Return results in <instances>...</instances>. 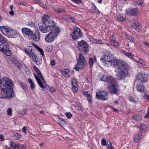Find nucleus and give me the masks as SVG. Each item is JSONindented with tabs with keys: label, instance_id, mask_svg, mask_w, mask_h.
<instances>
[{
	"label": "nucleus",
	"instance_id": "nucleus-1",
	"mask_svg": "<svg viewBox=\"0 0 149 149\" xmlns=\"http://www.w3.org/2000/svg\"><path fill=\"white\" fill-rule=\"evenodd\" d=\"M13 84L12 81L6 77L0 80V97L1 99H10L13 97L15 94L13 87Z\"/></svg>",
	"mask_w": 149,
	"mask_h": 149
},
{
	"label": "nucleus",
	"instance_id": "nucleus-2",
	"mask_svg": "<svg viewBox=\"0 0 149 149\" xmlns=\"http://www.w3.org/2000/svg\"><path fill=\"white\" fill-rule=\"evenodd\" d=\"M42 23L39 27V30L44 33H47L54 29V27H58L55 25L53 21L51 19L50 16L47 14L44 15L42 18Z\"/></svg>",
	"mask_w": 149,
	"mask_h": 149
},
{
	"label": "nucleus",
	"instance_id": "nucleus-3",
	"mask_svg": "<svg viewBox=\"0 0 149 149\" xmlns=\"http://www.w3.org/2000/svg\"><path fill=\"white\" fill-rule=\"evenodd\" d=\"M22 33L24 35L29 39H32L35 41H38L40 39V33L37 31L36 34L33 33V32L30 29L23 28L22 29Z\"/></svg>",
	"mask_w": 149,
	"mask_h": 149
},
{
	"label": "nucleus",
	"instance_id": "nucleus-4",
	"mask_svg": "<svg viewBox=\"0 0 149 149\" xmlns=\"http://www.w3.org/2000/svg\"><path fill=\"white\" fill-rule=\"evenodd\" d=\"M118 70L117 76L120 79L125 78L129 74L128 65L126 63H120V66L118 67Z\"/></svg>",
	"mask_w": 149,
	"mask_h": 149
},
{
	"label": "nucleus",
	"instance_id": "nucleus-5",
	"mask_svg": "<svg viewBox=\"0 0 149 149\" xmlns=\"http://www.w3.org/2000/svg\"><path fill=\"white\" fill-rule=\"evenodd\" d=\"M101 61L104 63L105 66L109 67L110 66H113L114 67H116L118 66V67L120 66V63H125L123 61H120L116 58V57L113 58L112 60H107L105 58L104 56H102L100 58Z\"/></svg>",
	"mask_w": 149,
	"mask_h": 149
},
{
	"label": "nucleus",
	"instance_id": "nucleus-6",
	"mask_svg": "<svg viewBox=\"0 0 149 149\" xmlns=\"http://www.w3.org/2000/svg\"><path fill=\"white\" fill-rule=\"evenodd\" d=\"M60 31V29L58 27H54L50 33L45 37V41L47 43L52 42L57 38Z\"/></svg>",
	"mask_w": 149,
	"mask_h": 149
},
{
	"label": "nucleus",
	"instance_id": "nucleus-7",
	"mask_svg": "<svg viewBox=\"0 0 149 149\" xmlns=\"http://www.w3.org/2000/svg\"><path fill=\"white\" fill-rule=\"evenodd\" d=\"M9 46L4 38L0 35V51L6 53V54L8 56L11 54V52L9 50Z\"/></svg>",
	"mask_w": 149,
	"mask_h": 149
},
{
	"label": "nucleus",
	"instance_id": "nucleus-8",
	"mask_svg": "<svg viewBox=\"0 0 149 149\" xmlns=\"http://www.w3.org/2000/svg\"><path fill=\"white\" fill-rule=\"evenodd\" d=\"M79 59L77 60V63L74 67V69L76 71H79V69H83L85 67L86 61L81 53L79 54Z\"/></svg>",
	"mask_w": 149,
	"mask_h": 149
},
{
	"label": "nucleus",
	"instance_id": "nucleus-9",
	"mask_svg": "<svg viewBox=\"0 0 149 149\" xmlns=\"http://www.w3.org/2000/svg\"><path fill=\"white\" fill-rule=\"evenodd\" d=\"M1 29L2 32L9 38H15L17 36V33L15 30L10 29H6L4 26L1 27Z\"/></svg>",
	"mask_w": 149,
	"mask_h": 149
},
{
	"label": "nucleus",
	"instance_id": "nucleus-10",
	"mask_svg": "<svg viewBox=\"0 0 149 149\" xmlns=\"http://www.w3.org/2000/svg\"><path fill=\"white\" fill-rule=\"evenodd\" d=\"M73 31L71 34L72 38L74 40L82 37V32L80 28L75 26L73 27Z\"/></svg>",
	"mask_w": 149,
	"mask_h": 149
},
{
	"label": "nucleus",
	"instance_id": "nucleus-11",
	"mask_svg": "<svg viewBox=\"0 0 149 149\" xmlns=\"http://www.w3.org/2000/svg\"><path fill=\"white\" fill-rule=\"evenodd\" d=\"M79 49L81 52L87 53L88 51V45L87 42L84 40L81 42L78 41Z\"/></svg>",
	"mask_w": 149,
	"mask_h": 149
},
{
	"label": "nucleus",
	"instance_id": "nucleus-12",
	"mask_svg": "<svg viewBox=\"0 0 149 149\" xmlns=\"http://www.w3.org/2000/svg\"><path fill=\"white\" fill-rule=\"evenodd\" d=\"M36 73L38 75L34 74L35 78L40 87L42 89H43L44 88V86L42 84V82L40 81V79H43V77L39 70L38 72H36Z\"/></svg>",
	"mask_w": 149,
	"mask_h": 149
},
{
	"label": "nucleus",
	"instance_id": "nucleus-13",
	"mask_svg": "<svg viewBox=\"0 0 149 149\" xmlns=\"http://www.w3.org/2000/svg\"><path fill=\"white\" fill-rule=\"evenodd\" d=\"M36 73L38 75L34 74L35 78L40 87L42 89H43L44 88V86L42 84V82L40 81V79H43V77L39 70L38 72H36Z\"/></svg>",
	"mask_w": 149,
	"mask_h": 149
},
{
	"label": "nucleus",
	"instance_id": "nucleus-14",
	"mask_svg": "<svg viewBox=\"0 0 149 149\" xmlns=\"http://www.w3.org/2000/svg\"><path fill=\"white\" fill-rule=\"evenodd\" d=\"M96 97L98 99L104 101L107 100L108 99L106 92L103 91L96 92Z\"/></svg>",
	"mask_w": 149,
	"mask_h": 149
},
{
	"label": "nucleus",
	"instance_id": "nucleus-15",
	"mask_svg": "<svg viewBox=\"0 0 149 149\" xmlns=\"http://www.w3.org/2000/svg\"><path fill=\"white\" fill-rule=\"evenodd\" d=\"M136 80L139 82L141 83L145 82L147 81L148 80L146 77V75L141 72H140L137 74L136 77Z\"/></svg>",
	"mask_w": 149,
	"mask_h": 149
},
{
	"label": "nucleus",
	"instance_id": "nucleus-16",
	"mask_svg": "<svg viewBox=\"0 0 149 149\" xmlns=\"http://www.w3.org/2000/svg\"><path fill=\"white\" fill-rule=\"evenodd\" d=\"M101 81L111 83L113 79V77L111 76H108L105 75H100L99 76Z\"/></svg>",
	"mask_w": 149,
	"mask_h": 149
},
{
	"label": "nucleus",
	"instance_id": "nucleus-17",
	"mask_svg": "<svg viewBox=\"0 0 149 149\" xmlns=\"http://www.w3.org/2000/svg\"><path fill=\"white\" fill-rule=\"evenodd\" d=\"M24 49L25 52L30 56L34 54L35 50H36V47L30 46H29Z\"/></svg>",
	"mask_w": 149,
	"mask_h": 149
},
{
	"label": "nucleus",
	"instance_id": "nucleus-18",
	"mask_svg": "<svg viewBox=\"0 0 149 149\" xmlns=\"http://www.w3.org/2000/svg\"><path fill=\"white\" fill-rule=\"evenodd\" d=\"M71 84L72 86V89L74 92H77L78 90V86L77 80L73 78L71 80Z\"/></svg>",
	"mask_w": 149,
	"mask_h": 149
},
{
	"label": "nucleus",
	"instance_id": "nucleus-19",
	"mask_svg": "<svg viewBox=\"0 0 149 149\" xmlns=\"http://www.w3.org/2000/svg\"><path fill=\"white\" fill-rule=\"evenodd\" d=\"M104 56L105 57V58L106 59V58H107L108 60H112L115 57L113 54H112L110 52L107 51H106V52H105L104 55L102 56Z\"/></svg>",
	"mask_w": 149,
	"mask_h": 149
},
{
	"label": "nucleus",
	"instance_id": "nucleus-20",
	"mask_svg": "<svg viewBox=\"0 0 149 149\" xmlns=\"http://www.w3.org/2000/svg\"><path fill=\"white\" fill-rule=\"evenodd\" d=\"M137 8H134L129 11H127L126 13L128 15L132 16H135L137 14Z\"/></svg>",
	"mask_w": 149,
	"mask_h": 149
},
{
	"label": "nucleus",
	"instance_id": "nucleus-21",
	"mask_svg": "<svg viewBox=\"0 0 149 149\" xmlns=\"http://www.w3.org/2000/svg\"><path fill=\"white\" fill-rule=\"evenodd\" d=\"M136 89L138 91L144 93L145 91L144 86L142 84H138L136 85Z\"/></svg>",
	"mask_w": 149,
	"mask_h": 149
},
{
	"label": "nucleus",
	"instance_id": "nucleus-22",
	"mask_svg": "<svg viewBox=\"0 0 149 149\" xmlns=\"http://www.w3.org/2000/svg\"><path fill=\"white\" fill-rule=\"evenodd\" d=\"M140 24L139 22L138 21L135 20L134 23L132 24V26L133 28L135 29L136 30L138 31L140 29Z\"/></svg>",
	"mask_w": 149,
	"mask_h": 149
},
{
	"label": "nucleus",
	"instance_id": "nucleus-23",
	"mask_svg": "<svg viewBox=\"0 0 149 149\" xmlns=\"http://www.w3.org/2000/svg\"><path fill=\"white\" fill-rule=\"evenodd\" d=\"M10 147L11 149H19L18 143L17 144L13 141L10 143Z\"/></svg>",
	"mask_w": 149,
	"mask_h": 149
},
{
	"label": "nucleus",
	"instance_id": "nucleus-24",
	"mask_svg": "<svg viewBox=\"0 0 149 149\" xmlns=\"http://www.w3.org/2000/svg\"><path fill=\"white\" fill-rule=\"evenodd\" d=\"M96 62V59L95 56L90 58L89 60V63L90 67H92L93 63Z\"/></svg>",
	"mask_w": 149,
	"mask_h": 149
},
{
	"label": "nucleus",
	"instance_id": "nucleus-25",
	"mask_svg": "<svg viewBox=\"0 0 149 149\" xmlns=\"http://www.w3.org/2000/svg\"><path fill=\"white\" fill-rule=\"evenodd\" d=\"M111 86L113 88L111 90V92L112 93L118 94V89L116 88H114L115 87V85L114 84H111Z\"/></svg>",
	"mask_w": 149,
	"mask_h": 149
},
{
	"label": "nucleus",
	"instance_id": "nucleus-26",
	"mask_svg": "<svg viewBox=\"0 0 149 149\" xmlns=\"http://www.w3.org/2000/svg\"><path fill=\"white\" fill-rule=\"evenodd\" d=\"M54 10L56 13L58 14L62 13H65V11L64 9L60 8H55Z\"/></svg>",
	"mask_w": 149,
	"mask_h": 149
},
{
	"label": "nucleus",
	"instance_id": "nucleus-27",
	"mask_svg": "<svg viewBox=\"0 0 149 149\" xmlns=\"http://www.w3.org/2000/svg\"><path fill=\"white\" fill-rule=\"evenodd\" d=\"M13 136L14 139H19L21 138V135L19 133H14L13 134Z\"/></svg>",
	"mask_w": 149,
	"mask_h": 149
},
{
	"label": "nucleus",
	"instance_id": "nucleus-28",
	"mask_svg": "<svg viewBox=\"0 0 149 149\" xmlns=\"http://www.w3.org/2000/svg\"><path fill=\"white\" fill-rule=\"evenodd\" d=\"M125 38L131 41L132 42H134V38H132V36L131 35L128 34L127 33H126L125 34Z\"/></svg>",
	"mask_w": 149,
	"mask_h": 149
},
{
	"label": "nucleus",
	"instance_id": "nucleus-29",
	"mask_svg": "<svg viewBox=\"0 0 149 149\" xmlns=\"http://www.w3.org/2000/svg\"><path fill=\"white\" fill-rule=\"evenodd\" d=\"M91 12L93 13H96L98 14L100 13V12L98 9H97L96 6L92 7L91 9Z\"/></svg>",
	"mask_w": 149,
	"mask_h": 149
},
{
	"label": "nucleus",
	"instance_id": "nucleus-30",
	"mask_svg": "<svg viewBox=\"0 0 149 149\" xmlns=\"http://www.w3.org/2000/svg\"><path fill=\"white\" fill-rule=\"evenodd\" d=\"M141 135V133L138 134H135L134 138V141L135 142H138Z\"/></svg>",
	"mask_w": 149,
	"mask_h": 149
},
{
	"label": "nucleus",
	"instance_id": "nucleus-31",
	"mask_svg": "<svg viewBox=\"0 0 149 149\" xmlns=\"http://www.w3.org/2000/svg\"><path fill=\"white\" fill-rule=\"evenodd\" d=\"M65 19L67 21L74 22L75 20V19L74 18L70 16H68Z\"/></svg>",
	"mask_w": 149,
	"mask_h": 149
},
{
	"label": "nucleus",
	"instance_id": "nucleus-32",
	"mask_svg": "<svg viewBox=\"0 0 149 149\" xmlns=\"http://www.w3.org/2000/svg\"><path fill=\"white\" fill-rule=\"evenodd\" d=\"M133 118L136 120H141V116L140 115H134L132 116Z\"/></svg>",
	"mask_w": 149,
	"mask_h": 149
},
{
	"label": "nucleus",
	"instance_id": "nucleus-33",
	"mask_svg": "<svg viewBox=\"0 0 149 149\" xmlns=\"http://www.w3.org/2000/svg\"><path fill=\"white\" fill-rule=\"evenodd\" d=\"M124 54L127 56L131 59H132L133 58V56L130 53L125 52L124 53Z\"/></svg>",
	"mask_w": 149,
	"mask_h": 149
},
{
	"label": "nucleus",
	"instance_id": "nucleus-34",
	"mask_svg": "<svg viewBox=\"0 0 149 149\" xmlns=\"http://www.w3.org/2000/svg\"><path fill=\"white\" fill-rule=\"evenodd\" d=\"M58 123L61 125H63L65 123V122L64 119L58 118Z\"/></svg>",
	"mask_w": 149,
	"mask_h": 149
},
{
	"label": "nucleus",
	"instance_id": "nucleus-35",
	"mask_svg": "<svg viewBox=\"0 0 149 149\" xmlns=\"http://www.w3.org/2000/svg\"><path fill=\"white\" fill-rule=\"evenodd\" d=\"M111 45L113 46L116 47H118L119 46L118 43L116 40L114 41H112L111 43Z\"/></svg>",
	"mask_w": 149,
	"mask_h": 149
},
{
	"label": "nucleus",
	"instance_id": "nucleus-36",
	"mask_svg": "<svg viewBox=\"0 0 149 149\" xmlns=\"http://www.w3.org/2000/svg\"><path fill=\"white\" fill-rule=\"evenodd\" d=\"M36 48L37 49H38L40 52L41 54L42 55V56H44V53L42 49L40 48L39 47L37 46H36Z\"/></svg>",
	"mask_w": 149,
	"mask_h": 149
},
{
	"label": "nucleus",
	"instance_id": "nucleus-37",
	"mask_svg": "<svg viewBox=\"0 0 149 149\" xmlns=\"http://www.w3.org/2000/svg\"><path fill=\"white\" fill-rule=\"evenodd\" d=\"M146 127L145 124H141L140 125V132H141Z\"/></svg>",
	"mask_w": 149,
	"mask_h": 149
},
{
	"label": "nucleus",
	"instance_id": "nucleus-38",
	"mask_svg": "<svg viewBox=\"0 0 149 149\" xmlns=\"http://www.w3.org/2000/svg\"><path fill=\"white\" fill-rule=\"evenodd\" d=\"M15 65L19 69L23 67V64L20 61H18Z\"/></svg>",
	"mask_w": 149,
	"mask_h": 149
},
{
	"label": "nucleus",
	"instance_id": "nucleus-39",
	"mask_svg": "<svg viewBox=\"0 0 149 149\" xmlns=\"http://www.w3.org/2000/svg\"><path fill=\"white\" fill-rule=\"evenodd\" d=\"M62 74L65 77H70V75L68 73H66L64 71H62Z\"/></svg>",
	"mask_w": 149,
	"mask_h": 149
},
{
	"label": "nucleus",
	"instance_id": "nucleus-40",
	"mask_svg": "<svg viewBox=\"0 0 149 149\" xmlns=\"http://www.w3.org/2000/svg\"><path fill=\"white\" fill-rule=\"evenodd\" d=\"M20 84L21 86L24 90L27 89V86L25 84L23 83H20Z\"/></svg>",
	"mask_w": 149,
	"mask_h": 149
},
{
	"label": "nucleus",
	"instance_id": "nucleus-41",
	"mask_svg": "<svg viewBox=\"0 0 149 149\" xmlns=\"http://www.w3.org/2000/svg\"><path fill=\"white\" fill-rule=\"evenodd\" d=\"M19 148L21 149H26V147L24 145L18 143Z\"/></svg>",
	"mask_w": 149,
	"mask_h": 149
},
{
	"label": "nucleus",
	"instance_id": "nucleus-42",
	"mask_svg": "<svg viewBox=\"0 0 149 149\" xmlns=\"http://www.w3.org/2000/svg\"><path fill=\"white\" fill-rule=\"evenodd\" d=\"M27 25L31 27H33L35 26V24L34 22L29 21L27 23Z\"/></svg>",
	"mask_w": 149,
	"mask_h": 149
},
{
	"label": "nucleus",
	"instance_id": "nucleus-43",
	"mask_svg": "<svg viewBox=\"0 0 149 149\" xmlns=\"http://www.w3.org/2000/svg\"><path fill=\"white\" fill-rule=\"evenodd\" d=\"M107 148L108 149H110L111 148H113L112 147V145L111 143L109 141L107 142Z\"/></svg>",
	"mask_w": 149,
	"mask_h": 149
},
{
	"label": "nucleus",
	"instance_id": "nucleus-44",
	"mask_svg": "<svg viewBox=\"0 0 149 149\" xmlns=\"http://www.w3.org/2000/svg\"><path fill=\"white\" fill-rule=\"evenodd\" d=\"M33 58V59L34 60V61H36L37 60H38V58L37 56L34 53V54H32L31 55V56Z\"/></svg>",
	"mask_w": 149,
	"mask_h": 149
},
{
	"label": "nucleus",
	"instance_id": "nucleus-45",
	"mask_svg": "<svg viewBox=\"0 0 149 149\" xmlns=\"http://www.w3.org/2000/svg\"><path fill=\"white\" fill-rule=\"evenodd\" d=\"M12 109L10 108H9L7 110V114L9 116H10L12 114Z\"/></svg>",
	"mask_w": 149,
	"mask_h": 149
},
{
	"label": "nucleus",
	"instance_id": "nucleus-46",
	"mask_svg": "<svg viewBox=\"0 0 149 149\" xmlns=\"http://www.w3.org/2000/svg\"><path fill=\"white\" fill-rule=\"evenodd\" d=\"M53 49L52 47L51 46H48L46 48V51L47 52H50Z\"/></svg>",
	"mask_w": 149,
	"mask_h": 149
},
{
	"label": "nucleus",
	"instance_id": "nucleus-47",
	"mask_svg": "<svg viewBox=\"0 0 149 149\" xmlns=\"http://www.w3.org/2000/svg\"><path fill=\"white\" fill-rule=\"evenodd\" d=\"M38 3H37L40 6H42L45 8V5L42 2H41L40 0H39Z\"/></svg>",
	"mask_w": 149,
	"mask_h": 149
},
{
	"label": "nucleus",
	"instance_id": "nucleus-48",
	"mask_svg": "<svg viewBox=\"0 0 149 149\" xmlns=\"http://www.w3.org/2000/svg\"><path fill=\"white\" fill-rule=\"evenodd\" d=\"M65 115L68 118H70L72 116V114L70 112L66 113Z\"/></svg>",
	"mask_w": 149,
	"mask_h": 149
},
{
	"label": "nucleus",
	"instance_id": "nucleus-49",
	"mask_svg": "<svg viewBox=\"0 0 149 149\" xmlns=\"http://www.w3.org/2000/svg\"><path fill=\"white\" fill-rule=\"evenodd\" d=\"M77 109L78 110L81 111H82L83 110V108L82 106L80 105H78V106L77 107Z\"/></svg>",
	"mask_w": 149,
	"mask_h": 149
},
{
	"label": "nucleus",
	"instance_id": "nucleus-50",
	"mask_svg": "<svg viewBox=\"0 0 149 149\" xmlns=\"http://www.w3.org/2000/svg\"><path fill=\"white\" fill-rule=\"evenodd\" d=\"M129 100L130 101L134 103L136 102V101L134 99V98H133L132 96L129 97Z\"/></svg>",
	"mask_w": 149,
	"mask_h": 149
},
{
	"label": "nucleus",
	"instance_id": "nucleus-51",
	"mask_svg": "<svg viewBox=\"0 0 149 149\" xmlns=\"http://www.w3.org/2000/svg\"><path fill=\"white\" fill-rule=\"evenodd\" d=\"M101 143L102 146L105 145L106 144V141L105 139H103L102 140Z\"/></svg>",
	"mask_w": 149,
	"mask_h": 149
},
{
	"label": "nucleus",
	"instance_id": "nucleus-52",
	"mask_svg": "<svg viewBox=\"0 0 149 149\" xmlns=\"http://www.w3.org/2000/svg\"><path fill=\"white\" fill-rule=\"evenodd\" d=\"M145 118H149V107L147 109V112L146 115L144 116Z\"/></svg>",
	"mask_w": 149,
	"mask_h": 149
},
{
	"label": "nucleus",
	"instance_id": "nucleus-53",
	"mask_svg": "<svg viewBox=\"0 0 149 149\" xmlns=\"http://www.w3.org/2000/svg\"><path fill=\"white\" fill-rule=\"evenodd\" d=\"M87 99L88 100L89 103H91L92 102V100H91V97L90 96V95H88L87 96Z\"/></svg>",
	"mask_w": 149,
	"mask_h": 149
},
{
	"label": "nucleus",
	"instance_id": "nucleus-54",
	"mask_svg": "<svg viewBox=\"0 0 149 149\" xmlns=\"http://www.w3.org/2000/svg\"><path fill=\"white\" fill-rule=\"evenodd\" d=\"M125 19V17H124L123 16H121L119 17L118 18V19L120 21L122 22L124 21Z\"/></svg>",
	"mask_w": 149,
	"mask_h": 149
},
{
	"label": "nucleus",
	"instance_id": "nucleus-55",
	"mask_svg": "<svg viewBox=\"0 0 149 149\" xmlns=\"http://www.w3.org/2000/svg\"><path fill=\"white\" fill-rule=\"evenodd\" d=\"M136 3L139 5H142V0H138L136 2Z\"/></svg>",
	"mask_w": 149,
	"mask_h": 149
},
{
	"label": "nucleus",
	"instance_id": "nucleus-56",
	"mask_svg": "<svg viewBox=\"0 0 149 149\" xmlns=\"http://www.w3.org/2000/svg\"><path fill=\"white\" fill-rule=\"evenodd\" d=\"M40 81L42 82V81L43 82V84H44V87H45V86L46 87L47 86H46L47 83H46V81H45V80L44 79V78H43V80H42V79H40Z\"/></svg>",
	"mask_w": 149,
	"mask_h": 149
},
{
	"label": "nucleus",
	"instance_id": "nucleus-57",
	"mask_svg": "<svg viewBox=\"0 0 149 149\" xmlns=\"http://www.w3.org/2000/svg\"><path fill=\"white\" fill-rule=\"evenodd\" d=\"M143 97L145 99L149 100V95H148L146 94H144Z\"/></svg>",
	"mask_w": 149,
	"mask_h": 149
},
{
	"label": "nucleus",
	"instance_id": "nucleus-58",
	"mask_svg": "<svg viewBox=\"0 0 149 149\" xmlns=\"http://www.w3.org/2000/svg\"><path fill=\"white\" fill-rule=\"evenodd\" d=\"M110 43H111V42L112 41H114L116 40V39L114 37L112 36L110 38Z\"/></svg>",
	"mask_w": 149,
	"mask_h": 149
},
{
	"label": "nucleus",
	"instance_id": "nucleus-59",
	"mask_svg": "<svg viewBox=\"0 0 149 149\" xmlns=\"http://www.w3.org/2000/svg\"><path fill=\"white\" fill-rule=\"evenodd\" d=\"M27 130V127H24L22 129V130L23 132L26 133V130Z\"/></svg>",
	"mask_w": 149,
	"mask_h": 149
},
{
	"label": "nucleus",
	"instance_id": "nucleus-60",
	"mask_svg": "<svg viewBox=\"0 0 149 149\" xmlns=\"http://www.w3.org/2000/svg\"><path fill=\"white\" fill-rule=\"evenodd\" d=\"M30 84L31 85V89H33L35 88V86L33 83V82L32 83H31Z\"/></svg>",
	"mask_w": 149,
	"mask_h": 149
},
{
	"label": "nucleus",
	"instance_id": "nucleus-61",
	"mask_svg": "<svg viewBox=\"0 0 149 149\" xmlns=\"http://www.w3.org/2000/svg\"><path fill=\"white\" fill-rule=\"evenodd\" d=\"M19 61L16 59H14L13 62V63L16 65Z\"/></svg>",
	"mask_w": 149,
	"mask_h": 149
},
{
	"label": "nucleus",
	"instance_id": "nucleus-62",
	"mask_svg": "<svg viewBox=\"0 0 149 149\" xmlns=\"http://www.w3.org/2000/svg\"><path fill=\"white\" fill-rule=\"evenodd\" d=\"M50 64L52 66H54L55 64V62L54 60H52L51 61Z\"/></svg>",
	"mask_w": 149,
	"mask_h": 149
},
{
	"label": "nucleus",
	"instance_id": "nucleus-63",
	"mask_svg": "<svg viewBox=\"0 0 149 149\" xmlns=\"http://www.w3.org/2000/svg\"><path fill=\"white\" fill-rule=\"evenodd\" d=\"M83 93L84 95H86L87 96L88 95H90L89 94H88V91H83Z\"/></svg>",
	"mask_w": 149,
	"mask_h": 149
},
{
	"label": "nucleus",
	"instance_id": "nucleus-64",
	"mask_svg": "<svg viewBox=\"0 0 149 149\" xmlns=\"http://www.w3.org/2000/svg\"><path fill=\"white\" fill-rule=\"evenodd\" d=\"M143 44L145 45L146 46L149 47V43L147 42L146 41L145 42L143 43Z\"/></svg>",
	"mask_w": 149,
	"mask_h": 149
}]
</instances>
